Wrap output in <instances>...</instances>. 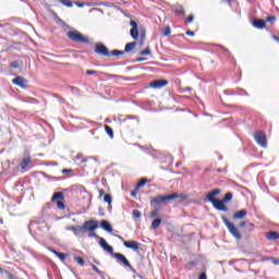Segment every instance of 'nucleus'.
<instances>
[{"instance_id": "f257e3e1", "label": "nucleus", "mask_w": 279, "mask_h": 279, "mask_svg": "<svg viewBox=\"0 0 279 279\" xmlns=\"http://www.w3.org/2000/svg\"><path fill=\"white\" fill-rule=\"evenodd\" d=\"M99 228V223L95 220H87L83 223V226L72 227L70 230H72L75 234V236H80V232H88V236L93 239V236H97V233L95 230Z\"/></svg>"}, {"instance_id": "f03ea898", "label": "nucleus", "mask_w": 279, "mask_h": 279, "mask_svg": "<svg viewBox=\"0 0 279 279\" xmlns=\"http://www.w3.org/2000/svg\"><path fill=\"white\" fill-rule=\"evenodd\" d=\"M180 195L178 193L169 194V195H158L150 201L151 206H158L160 204H169L172 199H178Z\"/></svg>"}, {"instance_id": "7ed1b4c3", "label": "nucleus", "mask_w": 279, "mask_h": 279, "mask_svg": "<svg viewBox=\"0 0 279 279\" xmlns=\"http://www.w3.org/2000/svg\"><path fill=\"white\" fill-rule=\"evenodd\" d=\"M68 38L74 43H88V37L82 35L78 31L68 32Z\"/></svg>"}, {"instance_id": "20e7f679", "label": "nucleus", "mask_w": 279, "mask_h": 279, "mask_svg": "<svg viewBox=\"0 0 279 279\" xmlns=\"http://www.w3.org/2000/svg\"><path fill=\"white\" fill-rule=\"evenodd\" d=\"M222 221L225 223V226H227L229 232L235 238V239H241V233L239 232V229H236V227L234 226V223L230 222V220H228V218L222 217Z\"/></svg>"}, {"instance_id": "39448f33", "label": "nucleus", "mask_w": 279, "mask_h": 279, "mask_svg": "<svg viewBox=\"0 0 279 279\" xmlns=\"http://www.w3.org/2000/svg\"><path fill=\"white\" fill-rule=\"evenodd\" d=\"M254 138L260 147H267V135L263 131H257L254 134Z\"/></svg>"}, {"instance_id": "423d86ee", "label": "nucleus", "mask_w": 279, "mask_h": 279, "mask_svg": "<svg viewBox=\"0 0 279 279\" xmlns=\"http://www.w3.org/2000/svg\"><path fill=\"white\" fill-rule=\"evenodd\" d=\"M112 258H117V260H119V263H122V265H124V267L132 268V264H130V260H128L125 255H123L121 253H114V254H112Z\"/></svg>"}, {"instance_id": "0eeeda50", "label": "nucleus", "mask_w": 279, "mask_h": 279, "mask_svg": "<svg viewBox=\"0 0 279 279\" xmlns=\"http://www.w3.org/2000/svg\"><path fill=\"white\" fill-rule=\"evenodd\" d=\"M169 82L167 80H156L149 83L150 88H155L156 90L160 88H165Z\"/></svg>"}, {"instance_id": "6e6552de", "label": "nucleus", "mask_w": 279, "mask_h": 279, "mask_svg": "<svg viewBox=\"0 0 279 279\" xmlns=\"http://www.w3.org/2000/svg\"><path fill=\"white\" fill-rule=\"evenodd\" d=\"M99 245L102 250H105V252H108V254H110L111 256L112 254H114V248L110 246L108 242H106V239L99 238Z\"/></svg>"}, {"instance_id": "1a4fd4ad", "label": "nucleus", "mask_w": 279, "mask_h": 279, "mask_svg": "<svg viewBox=\"0 0 279 279\" xmlns=\"http://www.w3.org/2000/svg\"><path fill=\"white\" fill-rule=\"evenodd\" d=\"M211 204H213L214 208H216V210H221L222 213L228 211V207L226 206L225 201L216 199Z\"/></svg>"}, {"instance_id": "9d476101", "label": "nucleus", "mask_w": 279, "mask_h": 279, "mask_svg": "<svg viewBox=\"0 0 279 279\" xmlns=\"http://www.w3.org/2000/svg\"><path fill=\"white\" fill-rule=\"evenodd\" d=\"M130 25L132 27L130 31V35L134 40H136L138 38V24L135 21H131Z\"/></svg>"}, {"instance_id": "9b49d317", "label": "nucleus", "mask_w": 279, "mask_h": 279, "mask_svg": "<svg viewBox=\"0 0 279 279\" xmlns=\"http://www.w3.org/2000/svg\"><path fill=\"white\" fill-rule=\"evenodd\" d=\"M220 193H221L220 189H215L211 192L207 193V195H206L207 202H210L213 204L214 202L217 201V198H215V197H217V195H219Z\"/></svg>"}, {"instance_id": "f8f14e48", "label": "nucleus", "mask_w": 279, "mask_h": 279, "mask_svg": "<svg viewBox=\"0 0 279 279\" xmlns=\"http://www.w3.org/2000/svg\"><path fill=\"white\" fill-rule=\"evenodd\" d=\"M95 51L99 56H110V52L108 51V48L106 46H104L102 44L96 45Z\"/></svg>"}, {"instance_id": "ddd939ff", "label": "nucleus", "mask_w": 279, "mask_h": 279, "mask_svg": "<svg viewBox=\"0 0 279 279\" xmlns=\"http://www.w3.org/2000/svg\"><path fill=\"white\" fill-rule=\"evenodd\" d=\"M123 245L129 250H134V252L138 251V247H141V244L136 241H124Z\"/></svg>"}, {"instance_id": "4468645a", "label": "nucleus", "mask_w": 279, "mask_h": 279, "mask_svg": "<svg viewBox=\"0 0 279 279\" xmlns=\"http://www.w3.org/2000/svg\"><path fill=\"white\" fill-rule=\"evenodd\" d=\"M13 84H15L16 86H21V88H25V86L27 85V81L21 76H17L13 78Z\"/></svg>"}, {"instance_id": "2eb2a0df", "label": "nucleus", "mask_w": 279, "mask_h": 279, "mask_svg": "<svg viewBox=\"0 0 279 279\" xmlns=\"http://www.w3.org/2000/svg\"><path fill=\"white\" fill-rule=\"evenodd\" d=\"M266 239L268 241H276V240L279 239V233L276 232V231H269V232L266 233Z\"/></svg>"}, {"instance_id": "dca6fc26", "label": "nucleus", "mask_w": 279, "mask_h": 279, "mask_svg": "<svg viewBox=\"0 0 279 279\" xmlns=\"http://www.w3.org/2000/svg\"><path fill=\"white\" fill-rule=\"evenodd\" d=\"M247 216V210L241 209L233 215V219H243Z\"/></svg>"}, {"instance_id": "f3484780", "label": "nucleus", "mask_w": 279, "mask_h": 279, "mask_svg": "<svg viewBox=\"0 0 279 279\" xmlns=\"http://www.w3.org/2000/svg\"><path fill=\"white\" fill-rule=\"evenodd\" d=\"M253 27H256V29H264L265 21L264 20H255V21H253Z\"/></svg>"}, {"instance_id": "a211bd4d", "label": "nucleus", "mask_w": 279, "mask_h": 279, "mask_svg": "<svg viewBox=\"0 0 279 279\" xmlns=\"http://www.w3.org/2000/svg\"><path fill=\"white\" fill-rule=\"evenodd\" d=\"M49 250H50V252H52V254H54V256H58V258H59L62 263H64V260H66V255H65V254L60 253V252H58V251H56V250H53V248H49Z\"/></svg>"}, {"instance_id": "6ab92c4d", "label": "nucleus", "mask_w": 279, "mask_h": 279, "mask_svg": "<svg viewBox=\"0 0 279 279\" xmlns=\"http://www.w3.org/2000/svg\"><path fill=\"white\" fill-rule=\"evenodd\" d=\"M100 226H101L102 230H106V232H112V226H110V225L108 223V221L102 220V221L100 222Z\"/></svg>"}, {"instance_id": "aec40b11", "label": "nucleus", "mask_w": 279, "mask_h": 279, "mask_svg": "<svg viewBox=\"0 0 279 279\" xmlns=\"http://www.w3.org/2000/svg\"><path fill=\"white\" fill-rule=\"evenodd\" d=\"M58 199V202H60V199H64V194L62 192H57L53 194L51 202H56Z\"/></svg>"}, {"instance_id": "412c9836", "label": "nucleus", "mask_w": 279, "mask_h": 279, "mask_svg": "<svg viewBox=\"0 0 279 279\" xmlns=\"http://www.w3.org/2000/svg\"><path fill=\"white\" fill-rule=\"evenodd\" d=\"M135 47H136L135 41L126 44L124 48L125 53H130V51H132Z\"/></svg>"}, {"instance_id": "4be33fe9", "label": "nucleus", "mask_w": 279, "mask_h": 279, "mask_svg": "<svg viewBox=\"0 0 279 279\" xmlns=\"http://www.w3.org/2000/svg\"><path fill=\"white\" fill-rule=\"evenodd\" d=\"M160 223H162V220L160 218L153 220L150 225V230H156V228H158Z\"/></svg>"}, {"instance_id": "5701e85b", "label": "nucleus", "mask_w": 279, "mask_h": 279, "mask_svg": "<svg viewBox=\"0 0 279 279\" xmlns=\"http://www.w3.org/2000/svg\"><path fill=\"white\" fill-rule=\"evenodd\" d=\"M32 162V159L29 157H26L21 162V169H27V166Z\"/></svg>"}, {"instance_id": "b1692460", "label": "nucleus", "mask_w": 279, "mask_h": 279, "mask_svg": "<svg viewBox=\"0 0 279 279\" xmlns=\"http://www.w3.org/2000/svg\"><path fill=\"white\" fill-rule=\"evenodd\" d=\"M104 202H106L109 205V208H112V196L110 194L105 195Z\"/></svg>"}, {"instance_id": "393cba45", "label": "nucleus", "mask_w": 279, "mask_h": 279, "mask_svg": "<svg viewBox=\"0 0 279 279\" xmlns=\"http://www.w3.org/2000/svg\"><path fill=\"white\" fill-rule=\"evenodd\" d=\"M59 3H62V5H65V8H73V2L69 0H59Z\"/></svg>"}, {"instance_id": "a878e982", "label": "nucleus", "mask_w": 279, "mask_h": 279, "mask_svg": "<svg viewBox=\"0 0 279 279\" xmlns=\"http://www.w3.org/2000/svg\"><path fill=\"white\" fill-rule=\"evenodd\" d=\"M162 35L163 36H171V27L166 26L162 28Z\"/></svg>"}, {"instance_id": "bb28decb", "label": "nucleus", "mask_w": 279, "mask_h": 279, "mask_svg": "<svg viewBox=\"0 0 279 279\" xmlns=\"http://www.w3.org/2000/svg\"><path fill=\"white\" fill-rule=\"evenodd\" d=\"M105 130H106L107 134L110 136V138H114V133L112 132V128L106 125Z\"/></svg>"}, {"instance_id": "cd10ccee", "label": "nucleus", "mask_w": 279, "mask_h": 279, "mask_svg": "<svg viewBox=\"0 0 279 279\" xmlns=\"http://www.w3.org/2000/svg\"><path fill=\"white\" fill-rule=\"evenodd\" d=\"M151 54V49H149V47H147L145 50H142L140 52V56H150Z\"/></svg>"}, {"instance_id": "c85d7f7f", "label": "nucleus", "mask_w": 279, "mask_h": 279, "mask_svg": "<svg viewBox=\"0 0 279 279\" xmlns=\"http://www.w3.org/2000/svg\"><path fill=\"white\" fill-rule=\"evenodd\" d=\"M225 203L226 202H231L232 201V192H229L225 195L223 199Z\"/></svg>"}, {"instance_id": "c756f323", "label": "nucleus", "mask_w": 279, "mask_h": 279, "mask_svg": "<svg viewBox=\"0 0 279 279\" xmlns=\"http://www.w3.org/2000/svg\"><path fill=\"white\" fill-rule=\"evenodd\" d=\"M74 259L76 260V263H78V265L81 267H84V265H85L84 258H82V257H74Z\"/></svg>"}, {"instance_id": "7c9ffc66", "label": "nucleus", "mask_w": 279, "mask_h": 279, "mask_svg": "<svg viewBox=\"0 0 279 279\" xmlns=\"http://www.w3.org/2000/svg\"><path fill=\"white\" fill-rule=\"evenodd\" d=\"M145 184H147V179H142V180L137 183V187L141 189V187L145 186Z\"/></svg>"}, {"instance_id": "2f4dec72", "label": "nucleus", "mask_w": 279, "mask_h": 279, "mask_svg": "<svg viewBox=\"0 0 279 279\" xmlns=\"http://www.w3.org/2000/svg\"><path fill=\"white\" fill-rule=\"evenodd\" d=\"M133 217H134L135 219H141V211H140L138 209H134V210H133Z\"/></svg>"}, {"instance_id": "473e14b6", "label": "nucleus", "mask_w": 279, "mask_h": 279, "mask_svg": "<svg viewBox=\"0 0 279 279\" xmlns=\"http://www.w3.org/2000/svg\"><path fill=\"white\" fill-rule=\"evenodd\" d=\"M57 208L64 210V203H62V201H57Z\"/></svg>"}, {"instance_id": "72a5a7b5", "label": "nucleus", "mask_w": 279, "mask_h": 279, "mask_svg": "<svg viewBox=\"0 0 279 279\" xmlns=\"http://www.w3.org/2000/svg\"><path fill=\"white\" fill-rule=\"evenodd\" d=\"M123 51H121V50H113L112 52H111V54L112 56H123Z\"/></svg>"}, {"instance_id": "f704fd0d", "label": "nucleus", "mask_w": 279, "mask_h": 279, "mask_svg": "<svg viewBox=\"0 0 279 279\" xmlns=\"http://www.w3.org/2000/svg\"><path fill=\"white\" fill-rule=\"evenodd\" d=\"M11 66H13V69H19V66H21V63H19V61H13L11 63Z\"/></svg>"}, {"instance_id": "c9c22d12", "label": "nucleus", "mask_w": 279, "mask_h": 279, "mask_svg": "<svg viewBox=\"0 0 279 279\" xmlns=\"http://www.w3.org/2000/svg\"><path fill=\"white\" fill-rule=\"evenodd\" d=\"M90 267L94 269V271H96L97 274H101V270H99V268H97V266H95V264H90Z\"/></svg>"}, {"instance_id": "e433bc0d", "label": "nucleus", "mask_w": 279, "mask_h": 279, "mask_svg": "<svg viewBox=\"0 0 279 279\" xmlns=\"http://www.w3.org/2000/svg\"><path fill=\"white\" fill-rule=\"evenodd\" d=\"M267 23H271V21H276V17L275 16H268L266 19Z\"/></svg>"}, {"instance_id": "4c0bfd02", "label": "nucleus", "mask_w": 279, "mask_h": 279, "mask_svg": "<svg viewBox=\"0 0 279 279\" xmlns=\"http://www.w3.org/2000/svg\"><path fill=\"white\" fill-rule=\"evenodd\" d=\"M95 73H97V72L94 71V70H87V71H86V74H87V75H95Z\"/></svg>"}, {"instance_id": "58836bf2", "label": "nucleus", "mask_w": 279, "mask_h": 279, "mask_svg": "<svg viewBox=\"0 0 279 279\" xmlns=\"http://www.w3.org/2000/svg\"><path fill=\"white\" fill-rule=\"evenodd\" d=\"M143 45H145V36H142L140 40V46L143 47Z\"/></svg>"}, {"instance_id": "ea45409f", "label": "nucleus", "mask_w": 279, "mask_h": 279, "mask_svg": "<svg viewBox=\"0 0 279 279\" xmlns=\"http://www.w3.org/2000/svg\"><path fill=\"white\" fill-rule=\"evenodd\" d=\"M186 23H193V15H190L186 20Z\"/></svg>"}, {"instance_id": "a19ab883", "label": "nucleus", "mask_w": 279, "mask_h": 279, "mask_svg": "<svg viewBox=\"0 0 279 279\" xmlns=\"http://www.w3.org/2000/svg\"><path fill=\"white\" fill-rule=\"evenodd\" d=\"M186 35H187V36H195V33L192 32V31H186Z\"/></svg>"}, {"instance_id": "79ce46f5", "label": "nucleus", "mask_w": 279, "mask_h": 279, "mask_svg": "<svg viewBox=\"0 0 279 279\" xmlns=\"http://www.w3.org/2000/svg\"><path fill=\"white\" fill-rule=\"evenodd\" d=\"M75 5H77V8H84V3L82 2H75Z\"/></svg>"}, {"instance_id": "37998d69", "label": "nucleus", "mask_w": 279, "mask_h": 279, "mask_svg": "<svg viewBox=\"0 0 279 279\" xmlns=\"http://www.w3.org/2000/svg\"><path fill=\"white\" fill-rule=\"evenodd\" d=\"M158 215L157 210L151 211L150 217H156Z\"/></svg>"}, {"instance_id": "c03bdc74", "label": "nucleus", "mask_w": 279, "mask_h": 279, "mask_svg": "<svg viewBox=\"0 0 279 279\" xmlns=\"http://www.w3.org/2000/svg\"><path fill=\"white\" fill-rule=\"evenodd\" d=\"M245 226H246L245 221L240 222V228H245Z\"/></svg>"}, {"instance_id": "a18cd8bd", "label": "nucleus", "mask_w": 279, "mask_h": 279, "mask_svg": "<svg viewBox=\"0 0 279 279\" xmlns=\"http://www.w3.org/2000/svg\"><path fill=\"white\" fill-rule=\"evenodd\" d=\"M105 193H106V191L99 190V196H100V197L104 196Z\"/></svg>"}, {"instance_id": "49530a36", "label": "nucleus", "mask_w": 279, "mask_h": 279, "mask_svg": "<svg viewBox=\"0 0 279 279\" xmlns=\"http://www.w3.org/2000/svg\"><path fill=\"white\" fill-rule=\"evenodd\" d=\"M198 279H206V274H201L199 278Z\"/></svg>"}, {"instance_id": "de8ad7c7", "label": "nucleus", "mask_w": 279, "mask_h": 279, "mask_svg": "<svg viewBox=\"0 0 279 279\" xmlns=\"http://www.w3.org/2000/svg\"><path fill=\"white\" fill-rule=\"evenodd\" d=\"M62 173H71V170H69V169H63V170H62Z\"/></svg>"}, {"instance_id": "09e8293b", "label": "nucleus", "mask_w": 279, "mask_h": 279, "mask_svg": "<svg viewBox=\"0 0 279 279\" xmlns=\"http://www.w3.org/2000/svg\"><path fill=\"white\" fill-rule=\"evenodd\" d=\"M272 38H274V40H276L277 43H279L278 36L274 35Z\"/></svg>"}, {"instance_id": "8fccbe9b", "label": "nucleus", "mask_w": 279, "mask_h": 279, "mask_svg": "<svg viewBox=\"0 0 279 279\" xmlns=\"http://www.w3.org/2000/svg\"><path fill=\"white\" fill-rule=\"evenodd\" d=\"M143 60H145V58H138L137 62H143Z\"/></svg>"}, {"instance_id": "3c124183", "label": "nucleus", "mask_w": 279, "mask_h": 279, "mask_svg": "<svg viewBox=\"0 0 279 279\" xmlns=\"http://www.w3.org/2000/svg\"><path fill=\"white\" fill-rule=\"evenodd\" d=\"M179 14H184V10L180 9Z\"/></svg>"}, {"instance_id": "603ef678", "label": "nucleus", "mask_w": 279, "mask_h": 279, "mask_svg": "<svg viewBox=\"0 0 279 279\" xmlns=\"http://www.w3.org/2000/svg\"><path fill=\"white\" fill-rule=\"evenodd\" d=\"M86 5H87L88 8H90V7L93 5V3H86Z\"/></svg>"}, {"instance_id": "864d4df0", "label": "nucleus", "mask_w": 279, "mask_h": 279, "mask_svg": "<svg viewBox=\"0 0 279 279\" xmlns=\"http://www.w3.org/2000/svg\"><path fill=\"white\" fill-rule=\"evenodd\" d=\"M118 239H120V240H123V236H121V235H118Z\"/></svg>"}, {"instance_id": "5fc2aeb1", "label": "nucleus", "mask_w": 279, "mask_h": 279, "mask_svg": "<svg viewBox=\"0 0 279 279\" xmlns=\"http://www.w3.org/2000/svg\"><path fill=\"white\" fill-rule=\"evenodd\" d=\"M132 195H133V196H135V195H136V193H135V192H133V193H132Z\"/></svg>"}, {"instance_id": "6e6d98bb", "label": "nucleus", "mask_w": 279, "mask_h": 279, "mask_svg": "<svg viewBox=\"0 0 279 279\" xmlns=\"http://www.w3.org/2000/svg\"><path fill=\"white\" fill-rule=\"evenodd\" d=\"M222 1H227V2H230V0H222Z\"/></svg>"}, {"instance_id": "4d7b16f0", "label": "nucleus", "mask_w": 279, "mask_h": 279, "mask_svg": "<svg viewBox=\"0 0 279 279\" xmlns=\"http://www.w3.org/2000/svg\"><path fill=\"white\" fill-rule=\"evenodd\" d=\"M0 274H1V268H0Z\"/></svg>"}]
</instances>
